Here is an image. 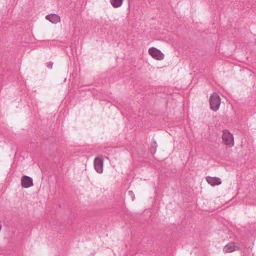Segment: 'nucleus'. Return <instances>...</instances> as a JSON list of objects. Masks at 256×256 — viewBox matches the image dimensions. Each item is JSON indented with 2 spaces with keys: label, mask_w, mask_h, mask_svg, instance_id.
Here are the masks:
<instances>
[{
  "label": "nucleus",
  "mask_w": 256,
  "mask_h": 256,
  "mask_svg": "<svg viewBox=\"0 0 256 256\" xmlns=\"http://www.w3.org/2000/svg\"><path fill=\"white\" fill-rule=\"evenodd\" d=\"M210 108L214 111H217L219 110L221 103V100L220 96L216 94H213L210 98Z\"/></svg>",
  "instance_id": "obj_1"
},
{
  "label": "nucleus",
  "mask_w": 256,
  "mask_h": 256,
  "mask_svg": "<svg viewBox=\"0 0 256 256\" xmlns=\"http://www.w3.org/2000/svg\"><path fill=\"white\" fill-rule=\"evenodd\" d=\"M222 140L224 143L229 147H232L234 146V138L233 135L227 130L223 132Z\"/></svg>",
  "instance_id": "obj_2"
},
{
  "label": "nucleus",
  "mask_w": 256,
  "mask_h": 256,
  "mask_svg": "<svg viewBox=\"0 0 256 256\" xmlns=\"http://www.w3.org/2000/svg\"><path fill=\"white\" fill-rule=\"evenodd\" d=\"M148 54L154 59L158 61H162L164 58V54L155 48H150L148 50Z\"/></svg>",
  "instance_id": "obj_3"
},
{
  "label": "nucleus",
  "mask_w": 256,
  "mask_h": 256,
  "mask_svg": "<svg viewBox=\"0 0 256 256\" xmlns=\"http://www.w3.org/2000/svg\"><path fill=\"white\" fill-rule=\"evenodd\" d=\"M240 248L235 242H229L223 248V252L225 254H230L239 251Z\"/></svg>",
  "instance_id": "obj_4"
},
{
  "label": "nucleus",
  "mask_w": 256,
  "mask_h": 256,
  "mask_svg": "<svg viewBox=\"0 0 256 256\" xmlns=\"http://www.w3.org/2000/svg\"><path fill=\"white\" fill-rule=\"evenodd\" d=\"M206 180V182L212 186H219L222 184V180L219 178L208 176Z\"/></svg>",
  "instance_id": "obj_5"
},
{
  "label": "nucleus",
  "mask_w": 256,
  "mask_h": 256,
  "mask_svg": "<svg viewBox=\"0 0 256 256\" xmlns=\"http://www.w3.org/2000/svg\"><path fill=\"white\" fill-rule=\"evenodd\" d=\"M96 170L99 174H102L104 170V160L102 158H97L94 162Z\"/></svg>",
  "instance_id": "obj_6"
},
{
  "label": "nucleus",
  "mask_w": 256,
  "mask_h": 256,
  "mask_svg": "<svg viewBox=\"0 0 256 256\" xmlns=\"http://www.w3.org/2000/svg\"><path fill=\"white\" fill-rule=\"evenodd\" d=\"M22 186L25 188H30L34 186L33 180L28 176H23L22 178Z\"/></svg>",
  "instance_id": "obj_7"
},
{
  "label": "nucleus",
  "mask_w": 256,
  "mask_h": 256,
  "mask_svg": "<svg viewBox=\"0 0 256 256\" xmlns=\"http://www.w3.org/2000/svg\"><path fill=\"white\" fill-rule=\"evenodd\" d=\"M46 20L53 24H57L60 22V17L56 14H51L46 16Z\"/></svg>",
  "instance_id": "obj_8"
},
{
  "label": "nucleus",
  "mask_w": 256,
  "mask_h": 256,
  "mask_svg": "<svg viewBox=\"0 0 256 256\" xmlns=\"http://www.w3.org/2000/svg\"><path fill=\"white\" fill-rule=\"evenodd\" d=\"M110 2L114 8H119L123 4V0H110Z\"/></svg>",
  "instance_id": "obj_9"
},
{
  "label": "nucleus",
  "mask_w": 256,
  "mask_h": 256,
  "mask_svg": "<svg viewBox=\"0 0 256 256\" xmlns=\"http://www.w3.org/2000/svg\"><path fill=\"white\" fill-rule=\"evenodd\" d=\"M52 66H53V64L52 62H49L48 64V67L49 68H52Z\"/></svg>",
  "instance_id": "obj_10"
}]
</instances>
